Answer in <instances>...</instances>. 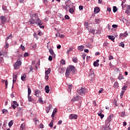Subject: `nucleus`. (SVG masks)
<instances>
[{
	"instance_id": "obj_1",
	"label": "nucleus",
	"mask_w": 130,
	"mask_h": 130,
	"mask_svg": "<svg viewBox=\"0 0 130 130\" xmlns=\"http://www.w3.org/2000/svg\"><path fill=\"white\" fill-rule=\"evenodd\" d=\"M28 23H30V25L37 24V26H39L40 28L44 29V25H43V22H42V21L40 20L38 17L37 19H34L33 17H31L30 20L28 21Z\"/></svg>"
},
{
	"instance_id": "obj_2",
	"label": "nucleus",
	"mask_w": 130,
	"mask_h": 130,
	"mask_svg": "<svg viewBox=\"0 0 130 130\" xmlns=\"http://www.w3.org/2000/svg\"><path fill=\"white\" fill-rule=\"evenodd\" d=\"M77 69L75 66L73 65H70L67 69L65 75L67 78L70 77V75H74L76 74Z\"/></svg>"
},
{
	"instance_id": "obj_3",
	"label": "nucleus",
	"mask_w": 130,
	"mask_h": 130,
	"mask_svg": "<svg viewBox=\"0 0 130 130\" xmlns=\"http://www.w3.org/2000/svg\"><path fill=\"white\" fill-rule=\"evenodd\" d=\"M22 64V61H21V58L17 59V61L14 64V70L19 69V66Z\"/></svg>"
},
{
	"instance_id": "obj_4",
	"label": "nucleus",
	"mask_w": 130,
	"mask_h": 130,
	"mask_svg": "<svg viewBox=\"0 0 130 130\" xmlns=\"http://www.w3.org/2000/svg\"><path fill=\"white\" fill-rule=\"evenodd\" d=\"M77 91L78 94H80V95H84L87 93V89L84 87H81L80 89H77Z\"/></svg>"
},
{
	"instance_id": "obj_5",
	"label": "nucleus",
	"mask_w": 130,
	"mask_h": 130,
	"mask_svg": "<svg viewBox=\"0 0 130 130\" xmlns=\"http://www.w3.org/2000/svg\"><path fill=\"white\" fill-rule=\"evenodd\" d=\"M83 100V98L79 95H76V96H74L73 98L72 99L71 102H75L76 101H79V100Z\"/></svg>"
},
{
	"instance_id": "obj_6",
	"label": "nucleus",
	"mask_w": 130,
	"mask_h": 130,
	"mask_svg": "<svg viewBox=\"0 0 130 130\" xmlns=\"http://www.w3.org/2000/svg\"><path fill=\"white\" fill-rule=\"evenodd\" d=\"M78 118V115L76 114H71L69 115V119H77Z\"/></svg>"
},
{
	"instance_id": "obj_7",
	"label": "nucleus",
	"mask_w": 130,
	"mask_h": 130,
	"mask_svg": "<svg viewBox=\"0 0 130 130\" xmlns=\"http://www.w3.org/2000/svg\"><path fill=\"white\" fill-rule=\"evenodd\" d=\"M0 19L3 24H5L7 22V18L4 16H0Z\"/></svg>"
},
{
	"instance_id": "obj_8",
	"label": "nucleus",
	"mask_w": 130,
	"mask_h": 130,
	"mask_svg": "<svg viewBox=\"0 0 130 130\" xmlns=\"http://www.w3.org/2000/svg\"><path fill=\"white\" fill-rule=\"evenodd\" d=\"M75 8L76 7L75 6H72V8L69 9V12H70L71 14H74L75 10H76Z\"/></svg>"
},
{
	"instance_id": "obj_9",
	"label": "nucleus",
	"mask_w": 130,
	"mask_h": 130,
	"mask_svg": "<svg viewBox=\"0 0 130 130\" xmlns=\"http://www.w3.org/2000/svg\"><path fill=\"white\" fill-rule=\"evenodd\" d=\"M49 51L51 55H52L53 57H55V54L54 53V51H53V49H49Z\"/></svg>"
},
{
	"instance_id": "obj_10",
	"label": "nucleus",
	"mask_w": 130,
	"mask_h": 130,
	"mask_svg": "<svg viewBox=\"0 0 130 130\" xmlns=\"http://www.w3.org/2000/svg\"><path fill=\"white\" fill-rule=\"evenodd\" d=\"M51 108H52V105H49L48 107H46V111L47 113L49 112Z\"/></svg>"
},
{
	"instance_id": "obj_11",
	"label": "nucleus",
	"mask_w": 130,
	"mask_h": 130,
	"mask_svg": "<svg viewBox=\"0 0 130 130\" xmlns=\"http://www.w3.org/2000/svg\"><path fill=\"white\" fill-rule=\"evenodd\" d=\"M112 118H113V114L110 115L107 118V120L108 122H110V121H111V120H112Z\"/></svg>"
},
{
	"instance_id": "obj_12",
	"label": "nucleus",
	"mask_w": 130,
	"mask_h": 130,
	"mask_svg": "<svg viewBox=\"0 0 130 130\" xmlns=\"http://www.w3.org/2000/svg\"><path fill=\"white\" fill-rule=\"evenodd\" d=\"M99 59H97L95 61L93 62V66L96 67H99Z\"/></svg>"
},
{
	"instance_id": "obj_13",
	"label": "nucleus",
	"mask_w": 130,
	"mask_h": 130,
	"mask_svg": "<svg viewBox=\"0 0 130 130\" xmlns=\"http://www.w3.org/2000/svg\"><path fill=\"white\" fill-rule=\"evenodd\" d=\"M100 12V8L99 7H95L94 9V12L95 14H98Z\"/></svg>"
},
{
	"instance_id": "obj_14",
	"label": "nucleus",
	"mask_w": 130,
	"mask_h": 130,
	"mask_svg": "<svg viewBox=\"0 0 130 130\" xmlns=\"http://www.w3.org/2000/svg\"><path fill=\"white\" fill-rule=\"evenodd\" d=\"M84 48H85V47L83 45L78 46V49H79V51H81V52L83 51V50H84Z\"/></svg>"
},
{
	"instance_id": "obj_15",
	"label": "nucleus",
	"mask_w": 130,
	"mask_h": 130,
	"mask_svg": "<svg viewBox=\"0 0 130 130\" xmlns=\"http://www.w3.org/2000/svg\"><path fill=\"white\" fill-rule=\"evenodd\" d=\"M35 95H36V97H39V93H40V91L38 89H36L35 91Z\"/></svg>"
},
{
	"instance_id": "obj_16",
	"label": "nucleus",
	"mask_w": 130,
	"mask_h": 130,
	"mask_svg": "<svg viewBox=\"0 0 130 130\" xmlns=\"http://www.w3.org/2000/svg\"><path fill=\"white\" fill-rule=\"evenodd\" d=\"M45 92L46 93H49V91H50V89H49V86L48 85H46L45 87Z\"/></svg>"
},
{
	"instance_id": "obj_17",
	"label": "nucleus",
	"mask_w": 130,
	"mask_h": 130,
	"mask_svg": "<svg viewBox=\"0 0 130 130\" xmlns=\"http://www.w3.org/2000/svg\"><path fill=\"white\" fill-rule=\"evenodd\" d=\"M109 39L110 40H112V41H113L114 42V40L115 39V37L113 36H108Z\"/></svg>"
},
{
	"instance_id": "obj_18",
	"label": "nucleus",
	"mask_w": 130,
	"mask_h": 130,
	"mask_svg": "<svg viewBox=\"0 0 130 130\" xmlns=\"http://www.w3.org/2000/svg\"><path fill=\"white\" fill-rule=\"evenodd\" d=\"M113 87H114V88H115V89H117V88H118L119 85H118V82L117 81H116V82L114 83Z\"/></svg>"
},
{
	"instance_id": "obj_19",
	"label": "nucleus",
	"mask_w": 130,
	"mask_h": 130,
	"mask_svg": "<svg viewBox=\"0 0 130 130\" xmlns=\"http://www.w3.org/2000/svg\"><path fill=\"white\" fill-rule=\"evenodd\" d=\"M50 72H51V69H48L47 71L45 72V75H48L50 74Z\"/></svg>"
},
{
	"instance_id": "obj_20",
	"label": "nucleus",
	"mask_w": 130,
	"mask_h": 130,
	"mask_svg": "<svg viewBox=\"0 0 130 130\" xmlns=\"http://www.w3.org/2000/svg\"><path fill=\"white\" fill-rule=\"evenodd\" d=\"M72 61L75 62V63H77V62H78V58H77V57H73L72 58Z\"/></svg>"
},
{
	"instance_id": "obj_21",
	"label": "nucleus",
	"mask_w": 130,
	"mask_h": 130,
	"mask_svg": "<svg viewBox=\"0 0 130 130\" xmlns=\"http://www.w3.org/2000/svg\"><path fill=\"white\" fill-rule=\"evenodd\" d=\"M21 79L23 82L25 81V80H26V74H23V75H22Z\"/></svg>"
},
{
	"instance_id": "obj_22",
	"label": "nucleus",
	"mask_w": 130,
	"mask_h": 130,
	"mask_svg": "<svg viewBox=\"0 0 130 130\" xmlns=\"http://www.w3.org/2000/svg\"><path fill=\"white\" fill-rule=\"evenodd\" d=\"M58 71L60 74H62V73L64 72V69L63 68H59Z\"/></svg>"
},
{
	"instance_id": "obj_23",
	"label": "nucleus",
	"mask_w": 130,
	"mask_h": 130,
	"mask_svg": "<svg viewBox=\"0 0 130 130\" xmlns=\"http://www.w3.org/2000/svg\"><path fill=\"white\" fill-rule=\"evenodd\" d=\"M3 11H4V13L5 14H7V13H8V9H7V7H5V6H3V8H2Z\"/></svg>"
},
{
	"instance_id": "obj_24",
	"label": "nucleus",
	"mask_w": 130,
	"mask_h": 130,
	"mask_svg": "<svg viewBox=\"0 0 130 130\" xmlns=\"http://www.w3.org/2000/svg\"><path fill=\"white\" fill-rule=\"evenodd\" d=\"M27 88H28V96H30L31 94V88L29 87V85H27Z\"/></svg>"
},
{
	"instance_id": "obj_25",
	"label": "nucleus",
	"mask_w": 130,
	"mask_h": 130,
	"mask_svg": "<svg viewBox=\"0 0 130 130\" xmlns=\"http://www.w3.org/2000/svg\"><path fill=\"white\" fill-rule=\"evenodd\" d=\"M25 125H26V124L25 123H23L21 126H20V128L21 129V130L24 129V128H25Z\"/></svg>"
},
{
	"instance_id": "obj_26",
	"label": "nucleus",
	"mask_w": 130,
	"mask_h": 130,
	"mask_svg": "<svg viewBox=\"0 0 130 130\" xmlns=\"http://www.w3.org/2000/svg\"><path fill=\"white\" fill-rule=\"evenodd\" d=\"M49 126L50 127H53V120H52L50 123L49 124Z\"/></svg>"
},
{
	"instance_id": "obj_27",
	"label": "nucleus",
	"mask_w": 130,
	"mask_h": 130,
	"mask_svg": "<svg viewBox=\"0 0 130 130\" xmlns=\"http://www.w3.org/2000/svg\"><path fill=\"white\" fill-rule=\"evenodd\" d=\"M72 87H73L72 84H70L68 86V91L71 92L72 91Z\"/></svg>"
},
{
	"instance_id": "obj_28",
	"label": "nucleus",
	"mask_w": 130,
	"mask_h": 130,
	"mask_svg": "<svg viewBox=\"0 0 130 130\" xmlns=\"http://www.w3.org/2000/svg\"><path fill=\"white\" fill-rule=\"evenodd\" d=\"M101 22V20L99 19H96L95 20V24H100Z\"/></svg>"
},
{
	"instance_id": "obj_29",
	"label": "nucleus",
	"mask_w": 130,
	"mask_h": 130,
	"mask_svg": "<svg viewBox=\"0 0 130 130\" xmlns=\"http://www.w3.org/2000/svg\"><path fill=\"white\" fill-rule=\"evenodd\" d=\"M27 97L29 102H32V101H33V99L31 96H30V95H27Z\"/></svg>"
},
{
	"instance_id": "obj_30",
	"label": "nucleus",
	"mask_w": 130,
	"mask_h": 130,
	"mask_svg": "<svg viewBox=\"0 0 130 130\" xmlns=\"http://www.w3.org/2000/svg\"><path fill=\"white\" fill-rule=\"evenodd\" d=\"M13 124H14V122H13V120L10 121L8 123L9 127H11L12 125H13Z\"/></svg>"
},
{
	"instance_id": "obj_31",
	"label": "nucleus",
	"mask_w": 130,
	"mask_h": 130,
	"mask_svg": "<svg viewBox=\"0 0 130 130\" xmlns=\"http://www.w3.org/2000/svg\"><path fill=\"white\" fill-rule=\"evenodd\" d=\"M125 112H122L121 113V117H125Z\"/></svg>"
},
{
	"instance_id": "obj_32",
	"label": "nucleus",
	"mask_w": 130,
	"mask_h": 130,
	"mask_svg": "<svg viewBox=\"0 0 130 130\" xmlns=\"http://www.w3.org/2000/svg\"><path fill=\"white\" fill-rule=\"evenodd\" d=\"M12 105H15V106H19V104H17V101H13Z\"/></svg>"
},
{
	"instance_id": "obj_33",
	"label": "nucleus",
	"mask_w": 130,
	"mask_h": 130,
	"mask_svg": "<svg viewBox=\"0 0 130 130\" xmlns=\"http://www.w3.org/2000/svg\"><path fill=\"white\" fill-rule=\"evenodd\" d=\"M2 113L3 114H7V113H8V110L7 109H3L2 110Z\"/></svg>"
},
{
	"instance_id": "obj_34",
	"label": "nucleus",
	"mask_w": 130,
	"mask_h": 130,
	"mask_svg": "<svg viewBox=\"0 0 130 130\" xmlns=\"http://www.w3.org/2000/svg\"><path fill=\"white\" fill-rule=\"evenodd\" d=\"M117 11V8L116 7V6H114L113 8V13H116Z\"/></svg>"
},
{
	"instance_id": "obj_35",
	"label": "nucleus",
	"mask_w": 130,
	"mask_h": 130,
	"mask_svg": "<svg viewBox=\"0 0 130 130\" xmlns=\"http://www.w3.org/2000/svg\"><path fill=\"white\" fill-rule=\"evenodd\" d=\"M123 94H124V90H121V92L120 93V97L121 98H122V97L123 96Z\"/></svg>"
},
{
	"instance_id": "obj_36",
	"label": "nucleus",
	"mask_w": 130,
	"mask_h": 130,
	"mask_svg": "<svg viewBox=\"0 0 130 130\" xmlns=\"http://www.w3.org/2000/svg\"><path fill=\"white\" fill-rule=\"evenodd\" d=\"M123 37L125 38L126 37H127L128 34L126 31H125L123 34Z\"/></svg>"
},
{
	"instance_id": "obj_37",
	"label": "nucleus",
	"mask_w": 130,
	"mask_h": 130,
	"mask_svg": "<svg viewBox=\"0 0 130 130\" xmlns=\"http://www.w3.org/2000/svg\"><path fill=\"white\" fill-rule=\"evenodd\" d=\"M61 64H66V60H63V59H62L60 61Z\"/></svg>"
},
{
	"instance_id": "obj_38",
	"label": "nucleus",
	"mask_w": 130,
	"mask_h": 130,
	"mask_svg": "<svg viewBox=\"0 0 130 130\" xmlns=\"http://www.w3.org/2000/svg\"><path fill=\"white\" fill-rule=\"evenodd\" d=\"M109 125H109L108 126L105 127L103 130H112L111 128L109 127Z\"/></svg>"
},
{
	"instance_id": "obj_39",
	"label": "nucleus",
	"mask_w": 130,
	"mask_h": 130,
	"mask_svg": "<svg viewBox=\"0 0 130 130\" xmlns=\"http://www.w3.org/2000/svg\"><path fill=\"white\" fill-rule=\"evenodd\" d=\"M18 111H19V112H22L23 111V108H17Z\"/></svg>"
},
{
	"instance_id": "obj_40",
	"label": "nucleus",
	"mask_w": 130,
	"mask_h": 130,
	"mask_svg": "<svg viewBox=\"0 0 130 130\" xmlns=\"http://www.w3.org/2000/svg\"><path fill=\"white\" fill-rule=\"evenodd\" d=\"M13 80H15L17 81V75H15V74H13Z\"/></svg>"
},
{
	"instance_id": "obj_41",
	"label": "nucleus",
	"mask_w": 130,
	"mask_h": 130,
	"mask_svg": "<svg viewBox=\"0 0 130 130\" xmlns=\"http://www.w3.org/2000/svg\"><path fill=\"white\" fill-rule=\"evenodd\" d=\"M58 37H59L60 38H64V35H60V34H58Z\"/></svg>"
},
{
	"instance_id": "obj_42",
	"label": "nucleus",
	"mask_w": 130,
	"mask_h": 130,
	"mask_svg": "<svg viewBox=\"0 0 130 130\" xmlns=\"http://www.w3.org/2000/svg\"><path fill=\"white\" fill-rule=\"evenodd\" d=\"M49 78V76L48 75H45V79L46 81H48Z\"/></svg>"
},
{
	"instance_id": "obj_43",
	"label": "nucleus",
	"mask_w": 130,
	"mask_h": 130,
	"mask_svg": "<svg viewBox=\"0 0 130 130\" xmlns=\"http://www.w3.org/2000/svg\"><path fill=\"white\" fill-rule=\"evenodd\" d=\"M119 45L120 46H121V47H124V43H123V42L120 43Z\"/></svg>"
},
{
	"instance_id": "obj_44",
	"label": "nucleus",
	"mask_w": 130,
	"mask_h": 130,
	"mask_svg": "<svg viewBox=\"0 0 130 130\" xmlns=\"http://www.w3.org/2000/svg\"><path fill=\"white\" fill-rule=\"evenodd\" d=\"M64 18L66 20H70V16L68 15H65Z\"/></svg>"
},
{
	"instance_id": "obj_45",
	"label": "nucleus",
	"mask_w": 130,
	"mask_h": 130,
	"mask_svg": "<svg viewBox=\"0 0 130 130\" xmlns=\"http://www.w3.org/2000/svg\"><path fill=\"white\" fill-rule=\"evenodd\" d=\"M29 55V53L28 52H26L24 54V57H27Z\"/></svg>"
},
{
	"instance_id": "obj_46",
	"label": "nucleus",
	"mask_w": 130,
	"mask_h": 130,
	"mask_svg": "<svg viewBox=\"0 0 130 130\" xmlns=\"http://www.w3.org/2000/svg\"><path fill=\"white\" fill-rule=\"evenodd\" d=\"M73 49H74V47L70 48L68 50V51L69 52H71V51H73Z\"/></svg>"
},
{
	"instance_id": "obj_47",
	"label": "nucleus",
	"mask_w": 130,
	"mask_h": 130,
	"mask_svg": "<svg viewBox=\"0 0 130 130\" xmlns=\"http://www.w3.org/2000/svg\"><path fill=\"white\" fill-rule=\"evenodd\" d=\"M90 33L91 34H95V29H91V30H90Z\"/></svg>"
},
{
	"instance_id": "obj_48",
	"label": "nucleus",
	"mask_w": 130,
	"mask_h": 130,
	"mask_svg": "<svg viewBox=\"0 0 130 130\" xmlns=\"http://www.w3.org/2000/svg\"><path fill=\"white\" fill-rule=\"evenodd\" d=\"M112 27L113 28H117V27H118V25H117V24H113L112 25Z\"/></svg>"
},
{
	"instance_id": "obj_49",
	"label": "nucleus",
	"mask_w": 130,
	"mask_h": 130,
	"mask_svg": "<svg viewBox=\"0 0 130 130\" xmlns=\"http://www.w3.org/2000/svg\"><path fill=\"white\" fill-rule=\"evenodd\" d=\"M39 101L40 103H41L42 104H43V101L42 100V98H40Z\"/></svg>"
},
{
	"instance_id": "obj_50",
	"label": "nucleus",
	"mask_w": 130,
	"mask_h": 130,
	"mask_svg": "<svg viewBox=\"0 0 130 130\" xmlns=\"http://www.w3.org/2000/svg\"><path fill=\"white\" fill-rule=\"evenodd\" d=\"M48 59H49V60H50V61H52V56L51 55H50L49 56Z\"/></svg>"
},
{
	"instance_id": "obj_51",
	"label": "nucleus",
	"mask_w": 130,
	"mask_h": 130,
	"mask_svg": "<svg viewBox=\"0 0 130 130\" xmlns=\"http://www.w3.org/2000/svg\"><path fill=\"white\" fill-rule=\"evenodd\" d=\"M79 9L80 11H82L83 10V9H84V7H83V6H80L79 7Z\"/></svg>"
},
{
	"instance_id": "obj_52",
	"label": "nucleus",
	"mask_w": 130,
	"mask_h": 130,
	"mask_svg": "<svg viewBox=\"0 0 130 130\" xmlns=\"http://www.w3.org/2000/svg\"><path fill=\"white\" fill-rule=\"evenodd\" d=\"M8 85H9V83L8 82V80H7L6 81H5V86L6 88L8 87Z\"/></svg>"
},
{
	"instance_id": "obj_53",
	"label": "nucleus",
	"mask_w": 130,
	"mask_h": 130,
	"mask_svg": "<svg viewBox=\"0 0 130 130\" xmlns=\"http://www.w3.org/2000/svg\"><path fill=\"white\" fill-rule=\"evenodd\" d=\"M127 87L124 86L122 88V90H124V91H125V90H126Z\"/></svg>"
},
{
	"instance_id": "obj_54",
	"label": "nucleus",
	"mask_w": 130,
	"mask_h": 130,
	"mask_svg": "<svg viewBox=\"0 0 130 130\" xmlns=\"http://www.w3.org/2000/svg\"><path fill=\"white\" fill-rule=\"evenodd\" d=\"M118 80H119V81H121V80H123V77H122V76H119L118 78Z\"/></svg>"
},
{
	"instance_id": "obj_55",
	"label": "nucleus",
	"mask_w": 130,
	"mask_h": 130,
	"mask_svg": "<svg viewBox=\"0 0 130 130\" xmlns=\"http://www.w3.org/2000/svg\"><path fill=\"white\" fill-rule=\"evenodd\" d=\"M126 10L128 11H130V5H127L126 6Z\"/></svg>"
},
{
	"instance_id": "obj_56",
	"label": "nucleus",
	"mask_w": 130,
	"mask_h": 130,
	"mask_svg": "<svg viewBox=\"0 0 130 130\" xmlns=\"http://www.w3.org/2000/svg\"><path fill=\"white\" fill-rule=\"evenodd\" d=\"M125 14H127V15H129L130 14V12H129V10H126L125 11Z\"/></svg>"
},
{
	"instance_id": "obj_57",
	"label": "nucleus",
	"mask_w": 130,
	"mask_h": 130,
	"mask_svg": "<svg viewBox=\"0 0 130 130\" xmlns=\"http://www.w3.org/2000/svg\"><path fill=\"white\" fill-rule=\"evenodd\" d=\"M109 60L113 59V56L111 55L109 56Z\"/></svg>"
},
{
	"instance_id": "obj_58",
	"label": "nucleus",
	"mask_w": 130,
	"mask_h": 130,
	"mask_svg": "<svg viewBox=\"0 0 130 130\" xmlns=\"http://www.w3.org/2000/svg\"><path fill=\"white\" fill-rule=\"evenodd\" d=\"M84 52H86V53H88L89 52V49H85L84 50Z\"/></svg>"
},
{
	"instance_id": "obj_59",
	"label": "nucleus",
	"mask_w": 130,
	"mask_h": 130,
	"mask_svg": "<svg viewBox=\"0 0 130 130\" xmlns=\"http://www.w3.org/2000/svg\"><path fill=\"white\" fill-rule=\"evenodd\" d=\"M102 91H103V88H101V89L99 91V94H101V93H102Z\"/></svg>"
},
{
	"instance_id": "obj_60",
	"label": "nucleus",
	"mask_w": 130,
	"mask_h": 130,
	"mask_svg": "<svg viewBox=\"0 0 130 130\" xmlns=\"http://www.w3.org/2000/svg\"><path fill=\"white\" fill-rule=\"evenodd\" d=\"M56 112H57V111L56 110V109H55L53 111V113L54 114H55V113H56Z\"/></svg>"
},
{
	"instance_id": "obj_61",
	"label": "nucleus",
	"mask_w": 130,
	"mask_h": 130,
	"mask_svg": "<svg viewBox=\"0 0 130 130\" xmlns=\"http://www.w3.org/2000/svg\"><path fill=\"white\" fill-rule=\"evenodd\" d=\"M32 18H35V19H37V18H36V17H37V15H36V14H34L33 15H32Z\"/></svg>"
},
{
	"instance_id": "obj_62",
	"label": "nucleus",
	"mask_w": 130,
	"mask_h": 130,
	"mask_svg": "<svg viewBox=\"0 0 130 130\" xmlns=\"http://www.w3.org/2000/svg\"><path fill=\"white\" fill-rule=\"evenodd\" d=\"M5 48H9V44H8V43H6V44Z\"/></svg>"
},
{
	"instance_id": "obj_63",
	"label": "nucleus",
	"mask_w": 130,
	"mask_h": 130,
	"mask_svg": "<svg viewBox=\"0 0 130 130\" xmlns=\"http://www.w3.org/2000/svg\"><path fill=\"white\" fill-rule=\"evenodd\" d=\"M12 106L13 109H16V107H18V106H15V105H12Z\"/></svg>"
},
{
	"instance_id": "obj_64",
	"label": "nucleus",
	"mask_w": 130,
	"mask_h": 130,
	"mask_svg": "<svg viewBox=\"0 0 130 130\" xmlns=\"http://www.w3.org/2000/svg\"><path fill=\"white\" fill-rule=\"evenodd\" d=\"M82 57L83 59H85L86 58V55H82Z\"/></svg>"
}]
</instances>
